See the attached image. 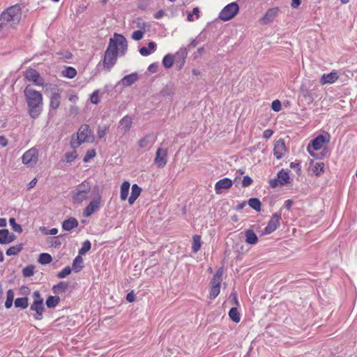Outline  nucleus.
I'll return each instance as SVG.
<instances>
[{
    "label": "nucleus",
    "mask_w": 357,
    "mask_h": 357,
    "mask_svg": "<svg viewBox=\"0 0 357 357\" xmlns=\"http://www.w3.org/2000/svg\"><path fill=\"white\" fill-rule=\"evenodd\" d=\"M128 45L126 38L118 33L110 38L109 45L106 50L103 59V66L107 70L110 69L116 63L118 54L123 55L127 50Z\"/></svg>",
    "instance_id": "1"
},
{
    "label": "nucleus",
    "mask_w": 357,
    "mask_h": 357,
    "mask_svg": "<svg viewBox=\"0 0 357 357\" xmlns=\"http://www.w3.org/2000/svg\"><path fill=\"white\" fill-rule=\"evenodd\" d=\"M24 95L27 104L28 114L32 119H38L43 112V97L30 86H26L24 90Z\"/></svg>",
    "instance_id": "2"
},
{
    "label": "nucleus",
    "mask_w": 357,
    "mask_h": 357,
    "mask_svg": "<svg viewBox=\"0 0 357 357\" xmlns=\"http://www.w3.org/2000/svg\"><path fill=\"white\" fill-rule=\"evenodd\" d=\"M22 10L18 5L12 6L5 10L0 15V31L6 27H14L21 19Z\"/></svg>",
    "instance_id": "3"
},
{
    "label": "nucleus",
    "mask_w": 357,
    "mask_h": 357,
    "mask_svg": "<svg viewBox=\"0 0 357 357\" xmlns=\"http://www.w3.org/2000/svg\"><path fill=\"white\" fill-rule=\"evenodd\" d=\"M91 189V188L89 182L84 181L78 185L71 192L73 203L81 204L86 201L90 197Z\"/></svg>",
    "instance_id": "4"
},
{
    "label": "nucleus",
    "mask_w": 357,
    "mask_h": 357,
    "mask_svg": "<svg viewBox=\"0 0 357 357\" xmlns=\"http://www.w3.org/2000/svg\"><path fill=\"white\" fill-rule=\"evenodd\" d=\"M38 161V151L35 147H32L25 151L22 156V162L29 167H35Z\"/></svg>",
    "instance_id": "5"
},
{
    "label": "nucleus",
    "mask_w": 357,
    "mask_h": 357,
    "mask_svg": "<svg viewBox=\"0 0 357 357\" xmlns=\"http://www.w3.org/2000/svg\"><path fill=\"white\" fill-rule=\"evenodd\" d=\"M239 10V6L236 2H232L227 5L219 13V18L227 22L234 18Z\"/></svg>",
    "instance_id": "6"
},
{
    "label": "nucleus",
    "mask_w": 357,
    "mask_h": 357,
    "mask_svg": "<svg viewBox=\"0 0 357 357\" xmlns=\"http://www.w3.org/2000/svg\"><path fill=\"white\" fill-rule=\"evenodd\" d=\"M93 138L92 130L87 124L82 125L77 133V145L79 146L84 142H91Z\"/></svg>",
    "instance_id": "7"
},
{
    "label": "nucleus",
    "mask_w": 357,
    "mask_h": 357,
    "mask_svg": "<svg viewBox=\"0 0 357 357\" xmlns=\"http://www.w3.org/2000/svg\"><path fill=\"white\" fill-rule=\"evenodd\" d=\"M133 119L131 116L126 115L123 116L118 123L117 134L124 136L128 133L132 128Z\"/></svg>",
    "instance_id": "8"
},
{
    "label": "nucleus",
    "mask_w": 357,
    "mask_h": 357,
    "mask_svg": "<svg viewBox=\"0 0 357 357\" xmlns=\"http://www.w3.org/2000/svg\"><path fill=\"white\" fill-rule=\"evenodd\" d=\"M281 220L282 214L280 211L274 213L265 227L263 234H270L275 231L279 227Z\"/></svg>",
    "instance_id": "9"
},
{
    "label": "nucleus",
    "mask_w": 357,
    "mask_h": 357,
    "mask_svg": "<svg viewBox=\"0 0 357 357\" xmlns=\"http://www.w3.org/2000/svg\"><path fill=\"white\" fill-rule=\"evenodd\" d=\"M24 78L38 86L44 85V79L40 74L34 69L30 68L25 71Z\"/></svg>",
    "instance_id": "10"
},
{
    "label": "nucleus",
    "mask_w": 357,
    "mask_h": 357,
    "mask_svg": "<svg viewBox=\"0 0 357 357\" xmlns=\"http://www.w3.org/2000/svg\"><path fill=\"white\" fill-rule=\"evenodd\" d=\"M326 142V138L324 135H319L312 141L311 144L307 146V151L311 156L315 157V153L313 151L320 150L324 144Z\"/></svg>",
    "instance_id": "11"
},
{
    "label": "nucleus",
    "mask_w": 357,
    "mask_h": 357,
    "mask_svg": "<svg viewBox=\"0 0 357 357\" xmlns=\"http://www.w3.org/2000/svg\"><path fill=\"white\" fill-rule=\"evenodd\" d=\"M100 195H98L96 198L92 199L84 210V216L89 217L96 212L100 207Z\"/></svg>",
    "instance_id": "12"
},
{
    "label": "nucleus",
    "mask_w": 357,
    "mask_h": 357,
    "mask_svg": "<svg viewBox=\"0 0 357 357\" xmlns=\"http://www.w3.org/2000/svg\"><path fill=\"white\" fill-rule=\"evenodd\" d=\"M340 77L338 72L335 70H332L329 73L322 75L319 82L321 85L334 84Z\"/></svg>",
    "instance_id": "13"
},
{
    "label": "nucleus",
    "mask_w": 357,
    "mask_h": 357,
    "mask_svg": "<svg viewBox=\"0 0 357 357\" xmlns=\"http://www.w3.org/2000/svg\"><path fill=\"white\" fill-rule=\"evenodd\" d=\"M233 182L229 178H224L215 184V191L217 195L222 194L225 190L229 189L232 186Z\"/></svg>",
    "instance_id": "14"
},
{
    "label": "nucleus",
    "mask_w": 357,
    "mask_h": 357,
    "mask_svg": "<svg viewBox=\"0 0 357 357\" xmlns=\"http://www.w3.org/2000/svg\"><path fill=\"white\" fill-rule=\"evenodd\" d=\"M167 151L165 149L159 148L156 151L154 162L158 167H164L167 161Z\"/></svg>",
    "instance_id": "15"
},
{
    "label": "nucleus",
    "mask_w": 357,
    "mask_h": 357,
    "mask_svg": "<svg viewBox=\"0 0 357 357\" xmlns=\"http://www.w3.org/2000/svg\"><path fill=\"white\" fill-rule=\"evenodd\" d=\"M287 148L284 141L282 139L275 142L273 148V153L277 159H281L286 153Z\"/></svg>",
    "instance_id": "16"
},
{
    "label": "nucleus",
    "mask_w": 357,
    "mask_h": 357,
    "mask_svg": "<svg viewBox=\"0 0 357 357\" xmlns=\"http://www.w3.org/2000/svg\"><path fill=\"white\" fill-rule=\"evenodd\" d=\"M188 56V51L186 47H181L174 55V61L178 66L179 68H183L185 63V59Z\"/></svg>",
    "instance_id": "17"
},
{
    "label": "nucleus",
    "mask_w": 357,
    "mask_h": 357,
    "mask_svg": "<svg viewBox=\"0 0 357 357\" xmlns=\"http://www.w3.org/2000/svg\"><path fill=\"white\" fill-rule=\"evenodd\" d=\"M61 103V93L59 90L52 92L50 97V107L52 109H57Z\"/></svg>",
    "instance_id": "18"
},
{
    "label": "nucleus",
    "mask_w": 357,
    "mask_h": 357,
    "mask_svg": "<svg viewBox=\"0 0 357 357\" xmlns=\"http://www.w3.org/2000/svg\"><path fill=\"white\" fill-rule=\"evenodd\" d=\"M155 137L153 135H146L138 142V146L141 149L150 148L155 142Z\"/></svg>",
    "instance_id": "19"
},
{
    "label": "nucleus",
    "mask_w": 357,
    "mask_h": 357,
    "mask_svg": "<svg viewBox=\"0 0 357 357\" xmlns=\"http://www.w3.org/2000/svg\"><path fill=\"white\" fill-rule=\"evenodd\" d=\"M278 8H269L264 17L261 18V21L264 24H269L273 21L275 17L278 15Z\"/></svg>",
    "instance_id": "20"
},
{
    "label": "nucleus",
    "mask_w": 357,
    "mask_h": 357,
    "mask_svg": "<svg viewBox=\"0 0 357 357\" xmlns=\"http://www.w3.org/2000/svg\"><path fill=\"white\" fill-rule=\"evenodd\" d=\"M14 240L15 236L13 234H10L8 229H0V244H8Z\"/></svg>",
    "instance_id": "21"
},
{
    "label": "nucleus",
    "mask_w": 357,
    "mask_h": 357,
    "mask_svg": "<svg viewBox=\"0 0 357 357\" xmlns=\"http://www.w3.org/2000/svg\"><path fill=\"white\" fill-rule=\"evenodd\" d=\"M30 310L36 312V314L34 317L36 319L40 320L42 319V315L44 312L43 303L33 301L30 307Z\"/></svg>",
    "instance_id": "22"
},
{
    "label": "nucleus",
    "mask_w": 357,
    "mask_h": 357,
    "mask_svg": "<svg viewBox=\"0 0 357 357\" xmlns=\"http://www.w3.org/2000/svg\"><path fill=\"white\" fill-rule=\"evenodd\" d=\"M310 171L317 176L321 175L324 172V163L322 162H314L312 161Z\"/></svg>",
    "instance_id": "23"
},
{
    "label": "nucleus",
    "mask_w": 357,
    "mask_h": 357,
    "mask_svg": "<svg viewBox=\"0 0 357 357\" xmlns=\"http://www.w3.org/2000/svg\"><path fill=\"white\" fill-rule=\"evenodd\" d=\"M245 241L249 245H255L258 242V237L252 229L245 231Z\"/></svg>",
    "instance_id": "24"
},
{
    "label": "nucleus",
    "mask_w": 357,
    "mask_h": 357,
    "mask_svg": "<svg viewBox=\"0 0 357 357\" xmlns=\"http://www.w3.org/2000/svg\"><path fill=\"white\" fill-rule=\"evenodd\" d=\"M78 221L75 218H70L63 222L62 228L65 231H70L78 227Z\"/></svg>",
    "instance_id": "25"
},
{
    "label": "nucleus",
    "mask_w": 357,
    "mask_h": 357,
    "mask_svg": "<svg viewBox=\"0 0 357 357\" xmlns=\"http://www.w3.org/2000/svg\"><path fill=\"white\" fill-rule=\"evenodd\" d=\"M131 190V195L128 198V202L130 204H132L135 202L142 192L141 188H139L137 184H133Z\"/></svg>",
    "instance_id": "26"
},
{
    "label": "nucleus",
    "mask_w": 357,
    "mask_h": 357,
    "mask_svg": "<svg viewBox=\"0 0 357 357\" xmlns=\"http://www.w3.org/2000/svg\"><path fill=\"white\" fill-rule=\"evenodd\" d=\"M156 49V44L154 42H150L148 44V47H142L139 49V52L142 56H149L151 53L154 52Z\"/></svg>",
    "instance_id": "27"
},
{
    "label": "nucleus",
    "mask_w": 357,
    "mask_h": 357,
    "mask_svg": "<svg viewBox=\"0 0 357 357\" xmlns=\"http://www.w3.org/2000/svg\"><path fill=\"white\" fill-rule=\"evenodd\" d=\"M137 79V75L136 73H132V74H130L128 75H126L122 79H121V84L123 85V86H130L132 85V84H134Z\"/></svg>",
    "instance_id": "28"
},
{
    "label": "nucleus",
    "mask_w": 357,
    "mask_h": 357,
    "mask_svg": "<svg viewBox=\"0 0 357 357\" xmlns=\"http://www.w3.org/2000/svg\"><path fill=\"white\" fill-rule=\"evenodd\" d=\"M130 189V183L124 181L121 185L120 197L121 200H126L128 198Z\"/></svg>",
    "instance_id": "29"
},
{
    "label": "nucleus",
    "mask_w": 357,
    "mask_h": 357,
    "mask_svg": "<svg viewBox=\"0 0 357 357\" xmlns=\"http://www.w3.org/2000/svg\"><path fill=\"white\" fill-rule=\"evenodd\" d=\"M202 246L201 236L199 235H194L192 237V250L194 253L197 252Z\"/></svg>",
    "instance_id": "30"
},
{
    "label": "nucleus",
    "mask_w": 357,
    "mask_h": 357,
    "mask_svg": "<svg viewBox=\"0 0 357 357\" xmlns=\"http://www.w3.org/2000/svg\"><path fill=\"white\" fill-rule=\"evenodd\" d=\"M223 273L222 269L220 268L216 273L213 275L211 285H215V287H220L221 278Z\"/></svg>",
    "instance_id": "31"
},
{
    "label": "nucleus",
    "mask_w": 357,
    "mask_h": 357,
    "mask_svg": "<svg viewBox=\"0 0 357 357\" xmlns=\"http://www.w3.org/2000/svg\"><path fill=\"white\" fill-rule=\"evenodd\" d=\"M278 179L279 181L280 185H284L289 183V174L287 172L281 170L278 174Z\"/></svg>",
    "instance_id": "32"
},
{
    "label": "nucleus",
    "mask_w": 357,
    "mask_h": 357,
    "mask_svg": "<svg viewBox=\"0 0 357 357\" xmlns=\"http://www.w3.org/2000/svg\"><path fill=\"white\" fill-rule=\"evenodd\" d=\"M174 61V55L171 54H167L162 59V65L167 69L170 68L173 65Z\"/></svg>",
    "instance_id": "33"
},
{
    "label": "nucleus",
    "mask_w": 357,
    "mask_h": 357,
    "mask_svg": "<svg viewBox=\"0 0 357 357\" xmlns=\"http://www.w3.org/2000/svg\"><path fill=\"white\" fill-rule=\"evenodd\" d=\"M68 288V284L64 282H60L56 285H54L52 288L53 292L56 294H59L65 292Z\"/></svg>",
    "instance_id": "34"
},
{
    "label": "nucleus",
    "mask_w": 357,
    "mask_h": 357,
    "mask_svg": "<svg viewBox=\"0 0 357 357\" xmlns=\"http://www.w3.org/2000/svg\"><path fill=\"white\" fill-rule=\"evenodd\" d=\"M230 319L235 323H238L241 320V315L236 307H232L229 312Z\"/></svg>",
    "instance_id": "35"
},
{
    "label": "nucleus",
    "mask_w": 357,
    "mask_h": 357,
    "mask_svg": "<svg viewBox=\"0 0 357 357\" xmlns=\"http://www.w3.org/2000/svg\"><path fill=\"white\" fill-rule=\"evenodd\" d=\"M59 301H60V298L59 296H50L46 300V305H47V307L52 308L57 305Z\"/></svg>",
    "instance_id": "36"
},
{
    "label": "nucleus",
    "mask_w": 357,
    "mask_h": 357,
    "mask_svg": "<svg viewBox=\"0 0 357 357\" xmlns=\"http://www.w3.org/2000/svg\"><path fill=\"white\" fill-rule=\"evenodd\" d=\"M29 305L28 298L26 297L23 298H17L15 301V307H21L22 309H26Z\"/></svg>",
    "instance_id": "37"
},
{
    "label": "nucleus",
    "mask_w": 357,
    "mask_h": 357,
    "mask_svg": "<svg viewBox=\"0 0 357 357\" xmlns=\"http://www.w3.org/2000/svg\"><path fill=\"white\" fill-rule=\"evenodd\" d=\"M22 250V245L18 244L13 246L10 247L6 250V255L8 256H13L17 255Z\"/></svg>",
    "instance_id": "38"
},
{
    "label": "nucleus",
    "mask_w": 357,
    "mask_h": 357,
    "mask_svg": "<svg viewBox=\"0 0 357 357\" xmlns=\"http://www.w3.org/2000/svg\"><path fill=\"white\" fill-rule=\"evenodd\" d=\"M77 158V153L75 150L68 151L65 153L64 160L67 163H72Z\"/></svg>",
    "instance_id": "39"
},
{
    "label": "nucleus",
    "mask_w": 357,
    "mask_h": 357,
    "mask_svg": "<svg viewBox=\"0 0 357 357\" xmlns=\"http://www.w3.org/2000/svg\"><path fill=\"white\" fill-rule=\"evenodd\" d=\"M83 267V259L82 257L77 256L73 263V268L76 271L79 272Z\"/></svg>",
    "instance_id": "40"
},
{
    "label": "nucleus",
    "mask_w": 357,
    "mask_h": 357,
    "mask_svg": "<svg viewBox=\"0 0 357 357\" xmlns=\"http://www.w3.org/2000/svg\"><path fill=\"white\" fill-rule=\"evenodd\" d=\"M14 300V291L12 289H9L7 291L6 301L5 302V307L6 308H10L13 305V302Z\"/></svg>",
    "instance_id": "41"
},
{
    "label": "nucleus",
    "mask_w": 357,
    "mask_h": 357,
    "mask_svg": "<svg viewBox=\"0 0 357 357\" xmlns=\"http://www.w3.org/2000/svg\"><path fill=\"white\" fill-rule=\"evenodd\" d=\"M62 74L64 77L73 79L77 75L76 70L73 67H67L63 72Z\"/></svg>",
    "instance_id": "42"
},
{
    "label": "nucleus",
    "mask_w": 357,
    "mask_h": 357,
    "mask_svg": "<svg viewBox=\"0 0 357 357\" xmlns=\"http://www.w3.org/2000/svg\"><path fill=\"white\" fill-rule=\"evenodd\" d=\"M199 17V9L197 7L193 8L191 13H188L187 15V20L189 22H194L198 20Z\"/></svg>",
    "instance_id": "43"
},
{
    "label": "nucleus",
    "mask_w": 357,
    "mask_h": 357,
    "mask_svg": "<svg viewBox=\"0 0 357 357\" xmlns=\"http://www.w3.org/2000/svg\"><path fill=\"white\" fill-rule=\"evenodd\" d=\"M248 204L251 208L257 211H259L261 210V202L257 198H250L248 200Z\"/></svg>",
    "instance_id": "44"
},
{
    "label": "nucleus",
    "mask_w": 357,
    "mask_h": 357,
    "mask_svg": "<svg viewBox=\"0 0 357 357\" xmlns=\"http://www.w3.org/2000/svg\"><path fill=\"white\" fill-rule=\"evenodd\" d=\"M52 260V258L50 254L42 253L39 256L38 261L41 264H48Z\"/></svg>",
    "instance_id": "45"
},
{
    "label": "nucleus",
    "mask_w": 357,
    "mask_h": 357,
    "mask_svg": "<svg viewBox=\"0 0 357 357\" xmlns=\"http://www.w3.org/2000/svg\"><path fill=\"white\" fill-rule=\"evenodd\" d=\"M220 291V287H215V285H211L209 298L210 299H214L216 298Z\"/></svg>",
    "instance_id": "46"
},
{
    "label": "nucleus",
    "mask_w": 357,
    "mask_h": 357,
    "mask_svg": "<svg viewBox=\"0 0 357 357\" xmlns=\"http://www.w3.org/2000/svg\"><path fill=\"white\" fill-rule=\"evenodd\" d=\"M9 223H10V225L12 227V229L15 232H17V233H20V234L22 232V228L21 225H20L19 224H17L16 222L15 218H10Z\"/></svg>",
    "instance_id": "47"
},
{
    "label": "nucleus",
    "mask_w": 357,
    "mask_h": 357,
    "mask_svg": "<svg viewBox=\"0 0 357 357\" xmlns=\"http://www.w3.org/2000/svg\"><path fill=\"white\" fill-rule=\"evenodd\" d=\"M91 249V243L89 241H85L80 250H79V254L80 255H85L89 250Z\"/></svg>",
    "instance_id": "48"
},
{
    "label": "nucleus",
    "mask_w": 357,
    "mask_h": 357,
    "mask_svg": "<svg viewBox=\"0 0 357 357\" xmlns=\"http://www.w3.org/2000/svg\"><path fill=\"white\" fill-rule=\"evenodd\" d=\"M99 93V90H96L92 93L90 97V101L91 103L97 105L100 102Z\"/></svg>",
    "instance_id": "49"
},
{
    "label": "nucleus",
    "mask_w": 357,
    "mask_h": 357,
    "mask_svg": "<svg viewBox=\"0 0 357 357\" xmlns=\"http://www.w3.org/2000/svg\"><path fill=\"white\" fill-rule=\"evenodd\" d=\"M96 152L95 149L88 150L83 158V161L84 162H88L92 158H93L96 156Z\"/></svg>",
    "instance_id": "50"
},
{
    "label": "nucleus",
    "mask_w": 357,
    "mask_h": 357,
    "mask_svg": "<svg viewBox=\"0 0 357 357\" xmlns=\"http://www.w3.org/2000/svg\"><path fill=\"white\" fill-rule=\"evenodd\" d=\"M22 273L24 277L32 276L34 273V268L32 266H28L23 268Z\"/></svg>",
    "instance_id": "51"
},
{
    "label": "nucleus",
    "mask_w": 357,
    "mask_h": 357,
    "mask_svg": "<svg viewBox=\"0 0 357 357\" xmlns=\"http://www.w3.org/2000/svg\"><path fill=\"white\" fill-rule=\"evenodd\" d=\"M71 273V268L69 266L65 267L60 272L58 273L57 277L59 278H65Z\"/></svg>",
    "instance_id": "52"
},
{
    "label": "nucleus",
    "mask_w": 357,
    "mask_h": 357,
    "mask_svg": "<svg viewBox=\"0 0 357 357\" xmlns=\"http://www.w3.org/2000/svg\"><path fill=\"white\" fill-rule=\"evenodd\" d=\"M144 32L145 31L142 30L135 31L132 34V39H133L134 40H141L144 36Z\"/></svg>",
    "instance_id": "53"
},
{
    "label": "nucleus",
    "mask_w": 357,
    "mask_h": 357,
    "mask_svg": "<svg viewBox=\"0 0 357 357\" xmlns=\"http://www.w3.org/2000/svg\"><path fill=\"white\" fill-rule=\"evenodd\" d=\"M271 108L275 112L280 111L282 108L280 101L278 100H273L271 104Z\"/></svg>",
    "instance_id": "54"
},
{
    "label": "nucleus",
    "mask_w": 357,
    "mask_h": 357,
    "mask_svg": "<svg viewBox=\"0 0 357 357\" xmlns=\"http://www.w3.org/2000/svg\"><path fill=\"white\" fill-rule=\"evenodd\" d=\"M107 127L99 128L97 132L98 137L100 139L104 138L107 134Z\"/></svg>",
    "instance_id": "55"
},
{
    "label": "nucleus",
    "mask_w": 357,
    "mask_h": 357,
    "mask_svg": "<svg viewBox=\"0 0 357 357\" xmlns=\"http://www.w3.org/2000/svg\"><path fill=\"white\" fill-rule=\"evenodd\" d=\"M252 183V179L249 176H245L242 181L243 187H248Z\"/></svg>",
    "instance_id": "56"
},
{
    "label": "nucleus",
    "mask_w": 357,
    "mask_h": 357,
    "mask_svg": "<svg viewBox=\"0 0 357 357\" xmlns=\"http://www.w3.org/2000/svg\"><path fill=\"white\" fill-rule=\"evenodd\" d=\"M33 296L34 298V300H33L34 302H40V303H43V299L41 297L40 294L38 291H34L33 294Z\"/></svg>",
    "instance_id": "57"
},
{
    "label": "nucleus",
    "mask_w": 357,
    "mask_h": 357,
    "mask_svg": "<svg viewBox=\"0 0 357 357\" xmlns=\"http://www.w3.org/2000/svg\"><path fill=\"white\" fill-rule=\"evenodd\" d=\"M137 26L140 29L139 30L145 31L146 27L147 26V24L144 21L138 19L137 22Z\"/></svg>",
    "instance_id": "58"
},
{
    "label": "nucleus",
    "mask_w": 357,
    "mask_h": 357,
    "mask_svg": "<svg viewBox=\"0 0 357 357\" xmlns=\"http://www.w3.org/2000/svg\"><path fill=\"white\" fill-rule=\"evenodd\" d=\"M69 113L70 115H77L79 113V108L76 105H71L69 108Z\"/></svg>",
    "instance_id": "59"
},
{
    "label": "nucleus",
    "mask_w": 357,
    "mask_h": 357,
    "mask_svg": "<svg viewBox=\"0 0 357 357\" xmlns=\"http://www.w3.org/2000/svg\"><path fill=\"white\" fill-rule=\"evenodd\" d=\"M68 100L73 103H76L79 100V97L77 94H70L68 96Z\"/></svg>",
    "instance_id": "60"
},
{
    "label": "nucleus",
    "mask_w": 357,
    "mask_h": 357,
    "mask_svg": "<svg viewBox=\"0 0 357 357\" xmlns=\"http://www.w3.org/2000/svg\"><path fill=\"white\" fill-rule=\"evenodd\" d=\"M273 131L272 130L267 129V130H264L263 137L265 139H269L273 135Z\"/></svg>",
    "instance_id": "61"
},
{
    "label": "nucleus",
    "mask_w": 357,
    "mask_h": 357,
    "mask_svg": "<svg viewBox=\"0 0 357 357\" xmlns=\"http://www.w3.org/2000/svg\"><path fill=\"white\" fill-rule=\"evenodd\" d=\"M270 186L273 188H276L280 184L278 178H273L269 181Z\"/></svg>",
    "instance_id": "62"
},
{
    "label": "nucleus",
    "mask_w": 357,
    "mask_h": 357,
    "mask_svg": "<svg viewBox=\"0 0 357 357\" xmlns=\"http://www.w3.org/2000/svg\"><path fill=\"white\" fill-rule=\"evenodd\" d=\"M135 295L133 294V292H130L127 294L126 300L128 302L132 303L135 301Z\"/></svg>",
    "instance_id": "63"
},
{
    "label": "nucleus",
    "mask_w": 357,
    "mask_h": 357,
    "mask_svg": "<svg viewBox=\"0 0 357 357\" xmlns=\"http://www.w3.org/2000/svg\"><path fill=\"white\" fill-rule=\"evenodd\" d=\"M8 145V140L4 136H0V146L5 147Z\"/></svg>",
    "instance_id": "64"
}]
</instances>
